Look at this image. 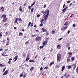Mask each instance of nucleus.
<instances>
[{
    "mask_svg": "<svg viewBox=\"0 0 78 78\" xmlns=\"http://www.w3.org/2000/svg\"><path fill=\"white\" fill-rule=\"evenodd\" d=\"M49 10L48 9L46 10L45 12L43 11L41 12V13L43 14V17L44 18V22L47 21V18L49 16Z\"/></svg>",
    "mask_w": 78,
    "mask_h": 78,
    "instance_id": "1",
    "label": "nucleus"
},
{
    "mask_svg": "<svg viewBox=\"0 0 78 78\" xmlns=\"http://www.w3.org/2000/svg\"><path fill=\"white\" fill-rule=\"evenodd\" d=\"M57 62H59V61H60V59H61V55L60 54H58L57 55Z\"/></svg>",
    "mask_w": 78,
    "mask_h": 78,
    "instance_id": "2",
    "label": "nucleus"
},
{
    "mask_svg": "<svg viewBox=\"0 0 78 78\" xmlns=\"http://www.w3.org/2000/svg\"><path fill=\"white\" fill-rule=\"evenodd\" d=\"M41 37L39 36H37L36 37L35 41L38 42V41H41Z\"/></svg>",
    "mask_w": 78,
    "mask_h": 78,
    "instance_id": "3",
    "label": "nucleus"
},
{
    "mask_svg": "<svg viewBox=\"0 0 78 78\" xmlns=\"http://www.w3.org/2000/svg\"><path fill=\"white\" fill-rule=\"evenodd\" d=\"M71 57V56L70 55H69L68 56V57L67 59V62H69V61H70V58Z\"/></svg>",
    "mask_w": 78,
    "mask_h": 78,
    "instance_id": "4",
    "label": "nucleus"
},
{
    "mask_svg": "<svg viewBox=\"0 0 78 78\" xmlns=\"http://www.w3.org/2000/svg\"><path fill=\"white\" fill-rule=\"evenodd\" d=\"M8 71L6 70L5 72H4L3 73V75H6L8 74Z\"/></svg>",
    "mask_w": 78,
    "mask_h": 78,
    "instance_id": "5",
    "label": "nucleus"
},
{
    "mask_svg": "<svg viewBox=\"0 0 78 78\" xmlns=\"http://www.w3.org/2000/svg\"><path fill=\"white\" fill-rule=\"evenodd\" d=\"M46 44H47V41H45L43 42V45L44 46H45Z\"/></svg>",
    "mask_w": 78,
    "mask_h": 78,
    "instance_id": "6",
    "label": "nucleus"
},
{
    "mask_svg": "<svg viewBox=\"0 0 78 78\" xmlns=\"http://www.w3.org/2000/svg\"><path fill=\"white\" fill-rule=\"evenodd\" d=\"M17 57H18V55H16L15 56V58H13V59H15L14 61H16L17 60Z\"/></svg>",
    "mask_w": 78,
    "mask_h": 78,
    "instance_id": "7",
    "label": "nucleus"
},
{
    "mask_svg": "<svg viewBox=\"0 0 78 78\" xmlns=\"http://www.w3.org/2000/svg\"><path fill=\"white\" fill-rule=\"evenodd\" d=\"M7 20H8V18H5L3 20V22H6V21H7Z\"/></svg>",
    "mask_w": 78,
    "mask_h": 78,
    "instance_id": "8",
    "label": "nucleus"
},
{
    "mask_svg": "<svg viewBox=\"0 0 78 78\" xmlns=\"http://www.w3.org/2000/svg\"><path fill=\"white\" fill-rule=\"evenodd\" d=\"M41 30H42L43 32H46V31H47V30L44 28H42Z\"/></svg>",
    "mask_w": 78,
    "mask_h": 78,
    "instance_id": "9",
    "label": "nucleus"
},
{
    "mask_svg": "<svg viewBox=\"0 0 78 78\" xmlns=\"http://www.w3.org/2000/svg\"><path fill=\"white\" fill-rule=\"evenodd\" d=\"M73 66H74L73 69L74 70H75V68H76V64H73Z\"/></svg>",
    "mask_w": 78,
    "mask_h": 78,
    "instance_id": "10",
    "label": "nucleus"
},
{
    "mask_svg": "<svg viewBox=\"0 0 78 78\" xmlns=\"http://www.w3.org/2000/svg\"><path fill=\"white\" fill-rule=\"evenodd\" d=\"M8 23H6L4 24V27H8Z\"/></svg>",
    "mask_w": 78,
    "mask_h": 78,
    "instance_id": "11",
    "label": "nucleus"
},
{
    "mask_svg": "<svg viewBox=\"0 0 78 78\" xmlns=\"http://www.w3.org/2000/svg\"><path fill=\"white\" fill-rule=\"evenodd\" d=\"M64 69H65V66H63L62 69V71H64Z\"/></svg>",
    "mask_w": 78,
    "mask_h": 78,
    "instance_id": "12",
    "label": "nucleus"
},
{
    "mask_svg": "<svg viewBox=\"0 0 78 78\" xmlns=\"http://www.w3.org/2000/svg\"><path fill=\"white\" fill-rule=\"evenodd\" d=\"M29 62H34V61L33 60H29Z\"/></svg>",
    "mask_w": 78,
    "mask_h": 78,
    "instance_id": "13",
    "label": "nucleus"
},
{
    "mask_svg": "<svg viewBox=\"0 0 78 78\" xmlns=\"http://www.w3.org/2000/svg\"><path fill=\"white\" fill-rule=\"evenodd\" d=\"M19 10L20 11H22V6H20L19 8Z\"/></svg>",
    "mask_w": 78,
    "mask_h": 78,
    "instance_id": "14",
    "label": "nucleus"
},
{
    "mask_svg": "<svg viewBox=\"0 0 78 78\" xmlns=\"http://www.w3.org/2000/svg\"><path fill=\"white\" fill-rule=\"evenodd\" d=\"M66 9L64 8L62 9V11H63V13H64L66 12Z\"/></svg>",
    "mask_w": 78,
    "mask_h": 78,
    "instance_id": "15",
    "label": "nucleus"
},
{
    "mask_svg": "<svg viewBox=\"0 0 78 78\" xmlns=\"http://www.w3.org/2000/svg\"><path fill=\"white\" fill-rule=\"evenodd\" d=\"M17 21H18V18H16L15 23H17Z\"/></svg>",
    "mask_w": 78,
    "mask_h": 78,
    "instance_id": "16",
    "label": "nucleus"
},
{
    "mask_svg": "<svg viewBox=\"0 0 78 78\" xmlns=\"http://www.w3.org/2000/svg\"><path fill=\"white\" fill-rule=\"evenodd\" d=\"M36 3V2H34L31 5V6H33L34 5V4H35Z\"/></svg>",
    "mask_w": 78,
    "mask_h": 78,
    "instance_id": "17",
    "label": "nucleus"
},
{
    "mask_svg": "<svg viewBox=\"0 0 78 78\" xmlns=\"http://www.w3.org/2000/svg\"><path fill=\"white\" fill-rule=\"evenodd\" d=\"M34 11V8H32L31 9V12H33V11Z\"/></svg>",
    "mask_w": 78,
    "mask_h": 78,
    "instance_id": "18",
    "label": "nucleus"
},
{
    "mask_svg": "<svg viewBox=\"0 0 78 78\" xmlns=\"http://www.w3.org/2000/svg\"><path fill=\"white\" fill-rule=\"evenodd\" d=\"M52 64L53 65L54 64V62H51V63H50V65H49V66H51V65H52Z\"/></svg>",
    "mask_w": 78,
    "mask_h": 78,
    "instance_id": "19",
    "label": "nucleus"
},
{
    "mask_svg": "<svg viewBox=\"0 0 78 78\" xmlns=\"http://www.w3.org/2000/svg\"><path fill=\"white\" fill-rule=\"evenodd\" d=\"M2 16L3 19H5V18H6V15H2Z\"/></svg>",
    "mask_w": 78,
    "mask_h": 78,
    "instance_id": "20",
    "label": "nucleus"
},
{
    "mask_svg": "<svg viewBox=\"0 0 78 78\" xmlns=\"http://www.w3.org/2000/svg\"><path fill=\"white\" fill-rule=\"evenodd\" d=\"M51 33L53 34H54V33H55V31L54 30H52L51 32Z\"/></svg>",
    "mask_w": 78,
    "mask_h": 78,
    "instance_id": "21",
    "label": "nucleus"
},
{
    "mask_svg": "<svg viewBox=\"0 0 78 78\" xmlns=\"http://www.w3.org/2000/svg\"><path fill=\"white\" fill-rule=\"evenodd\" d=\"M34 67H32L30 68V70L31 71L33 70H34Z\"/></svg>",
    "mask_w": 78,
    "mask_h": 78,
    "instance_id": "22",
    "label": "nucleus"
},
{
    "mask_svg": "<svg viewBox=\"0 0 78 78\" xmlns=\"http://www.w3.org/2000/svg\"><path fill=\"white\" fill-rule=\"evenodd\" d=\"M56 68H57V69H58L59 67V65H57L56 66H55Z\"/></svg>",
    "mask_w": 78,
    "mask_h": 78,
    "instance_id": "23",
    "label": "nucleus"
},
{
    "mask_svg": "<svg viewBox=\"0 0 78 78\" xmlns=\"http://www.w3.org/2000/svg\"><path fill=\"white\" fill-rule=\"evenodd\" d=\"M68 23H69V22H67L66 23L64 24V25H65L66 26H67V24H68Z\"/></svg>",
    "mask_w": 78,
    "mask_h": 78,
    "instance_id": "24",
    "label": "nucleus"
},
{
    "mask_svg": "<svg viewBox=\"0 0 78 78\" xmlns=\"http://www.w3.org/2000/svg\"><path fill=\"white\" fill-rule=\"evenodd\" d=\"M44 19H41V23H43V22H44Z\"/></svg>",
    "mask_w": 78,
    "mask_h": 78,
    "instance_id": "25",
    "label": "nucleus"
},
{
    "mask_svg": "<svg viewBox=\"0 0 78 78\" xmlns=\"http://www.w3.org/2000/svg\"><path fill=\"white\" fill-rule=\"evenodd\" d=\"M71 59H72V61H74V60L75 59V58L73 57H72L71 58Z\"/></svg>",
    "mask_w": 78,
    "mask_h": 78,
    "instance_id": "26",
    "label": "nucleus"
},
{
    "mask_svg": "<svg viewBox=\"0 0 78 78\" xmlns=\"http://www.w3.org/2000/svg\"><path fill=\"white\" fill-rule=\"evenodd\" d=\"M29 59H30V58L27 57V58H26V60L27 61H28V60H29Z\"/></svg>",
    "mask_w": 78,
    "mask_h": 78,
    "instance_id": "27",
    "label": "nucleus"
},
{
    "mask_svg": "<svg viewBox=\"0 0 78 78\" xmlns=\"http://www.w3.org/2000/svg\"><path fill=\"white\" fill-rule=\"evenodd\" d=\"M40 27H42L43 26V23H41L39 25Z\"/></svg>",
    "mask_w": 78,
    "mask_h": 78,
    "instance_id": "28",
    "label": "nucleus"
},
{
    "mask_svg": "<svg viewBox=\"0 0 78 78\" xmlns=\"http://www.w3.org/2000/svg\"><path fill=\"white\" fill-rule=\"evenodd\" d=\"M71 68H72V67H71V66H68V70L70 69H71Z\"/></svg>",
    "mask_w": 78,
    "mask_h": 78,
    "instance_id": "29",
    "label": "nucleus"
},
{
    "mask_svg": "<svg viewBox=\"0 0 78 78\" xmlns=\"http://www.w3.org/2000/svg\"><path fill=\"white\" fill-rule=\"evenodd\" d=\"M39 48H40V49H41V48H44V46H40Z\"/></svg>",
    "mask_w": 78,
    "mask_h": 78,
    "instance_id": "30",
    "label": "nucleus"
},
{
    "mask_svg": "<svg viewBox=\"0 0 78 78\" xmlns=\"http://www.w3.org/2000/svg\"><path fill=\"white\" fill-rule=\"evenodd\" d=\"M9 42H8V41H7L6 42V46H8V45H9Z\"/></svg>",
    "mask_w": 78,
    "mask_h": 78,
    "instance_id": "31",
    "label": "nucleus"
},
{
    "mask_svg": "<svg viewBox=\"0 0 78 78\" xmlns=\"http://www.w3.org/2000/svg\"><path fill=\"white\" fill-rule=\"evenodd\" d=\"M18 20H19V21H21L22 22V19H21V18H18Z\"/></svg>",
    "mask_w": 78,
    "mask_h": 78,
    "instance_id": "32",
    "label": "nucleus"
},
{
    "mask_svg": "<svg viewBox=\"0 0 78 78\" xmlns=\"http://www.w3.org/2000/svg\"><path fill=\"white\" fill-rule=\"evenodd\" d=\"M76 73H78V66L77 67V68L76 69Z\"/></svg>",
    "mask_w": 78,
    "mask_h": 78,
    "instance_id": "33",
    "label": "nucleus"
},
{
    "mask_svg": "<svg viewBox=\"0 0 78 78\" xmlns=\"http://www.w3.org/2000/svg\"><path fill=\"white\" fill-rule=\"evenodd\" d=\"M5 66V65H3L2 64H0V67H4Z\"/></svg>",
    "mask_w": 78,
    "mask_h": 78,
    "instance_id": "34",
    "label": "nucleus"
},
{
    "mask_svg": "<svg viewBox=\"0 0 78 78\" xmlns=\"http://www.w3.org/2000/svg\"><path fill=\"white\" fill-rule=\"evenodd\" d=\"M30 26V27H32L33 26V23H32Z\"/></svg>",
    "mask_w": 78,
    "mask_h": 78,
    "instance_id": "35",
    "label": "nucleus"
},
{
    "mask_svg": "<svg viewBox=\"0 0 78 78\" xmlns=\"http://www.w3.org/2000/svg\"><path fill=\"white\" fill-rule=\"evenodd\" d=\"M64 27H62L61 29V31H64Z\"/></svg>",
    "mask_w": 78,
    "mask_h": 78,
    "instance_id": "36",
    "label": "nucleus"
},
{
    "mask_svg": "<svg viewBox=\"0 0 78 78\" xmlns=\"http://www.w3.org/2000/svg\"><path fill=\"white\" fill-rule=\"evenodd\" d=\"M2 32H0V37H2Z\"/></svg>",
    "mask_w": 78,
    "mask_h": 78,
    "instance_id": "37",
    "label": "nucleus"
},
{
    "mask_svg": "<svg viewBox=\"0 0 78 78\" xmlns=\"http://www.w3.org/2000/svg\"><path fill=\"white\" fill-rule=\"evenodd\" d=\"M31 22H30L29 23H28V27H29L30 26V25H31Z\"/></svg>",
    "mask_w": 78,
    "mask_h": 78,
    "instance_id": "38",
    "label": "nucleus"
},
{
    "mask_svg": "<svg viewBox=\"0 0 78 78\" xmlns=\"http://www.w3.org/2000/svg\"><path fill=\"white\" fill-rule=\"evenodd\" d=\"M57 48H60V45H57Z\"/></svg>",
    "mask_w": 78,
    "mask_h": 78,
    "instance_id": "39",
    "label": "nucleus"
},
{
    "mask_svg": "<svg viewBox=\"0 0 78 78\" xmlns=\"http://www.w3.org/2000/svg\"><path fill=\"white\" fill-rule=\"evenodd\" d=\"M23 73H22V74H21L20 75V77H22L23 76Z\"/></svg>",
    "mask_w": 78,
    "mask_h": 78,
    "instance_id": "40",
    "label": "nucleus"
},
{
    "mask_svg": "<svg viewBox=\"0 0 78 78\" xmlns=\"http://www.w3.org/2000/svg\"><path fill=\"white\" fill-rule=\"evenodd\" d=\"M5 69H6V68H4L2 72H5Z\"/></svg>",
    "mask_w": 78,
    "mask_h": 78,
    "instance_id": "41",
    "label": "nucleus"
},
{
    "mask_svg": "<svg viewBox=\"0 0 78 78\" xmlns=\"http://www.w3.org/2000/svg\"><path fill=\"white\" fill-rule=\"evenodd\" d=\"M48 67H46L44 68V69L47 70L48 69Z\"/></svg>",
    "mask_w": 78,
    "mask_h": 78,
    "instance_id": "42",
    "label": "nucleus"
},
{
    "mask_svg": "<svg viewBox=\"0 0 78 78\" xmlns=\"http://www.w3.org/2000/svg\"><path fill=\"white\" fill-rule=\"evenodd\" d=\"M69 76H70V75H67L66 76V78H68L69 77Z\"/></svg>",
    "mask_w": 78,
    "mask_h": 78,
    "instance_id": "43",
    "label": "nucleus"
},
{
    "mask_svg": "<svg viewBox=\"0 0 78 78\" xmlns=\"http://www.w3.org/2000/svg\"><path fill=\"white\" fill-rule=\"evenodd\" d=\"M28 8L29 9H31V6H29V7H28Z\"/></svg>",
    "mask_w": 78,
    "mask_h": 78,
    "instance_id": "44",
    "label": "nucleus"
},
{
    "mask_svg": "<svg viewBox=\"0 0 78 78\" xmlns=\"http://www.w3.org/2000/svg\"><path fill=\"white\" fill-rule=\"evenodd\" d=\"M26 76H27L25 74H24L23 75V78H25V77H26Z\"/></svg>",
    "mask_w": 78,
    "mask_h": 78,
    "instance_id": "45",
    "label": "nucleus"
},
{
    "mask_svg": "<svg viewBox=\"0 0 78 78\" xmlns=\"http://www.w3.org/2000/svg\"><path fill=\"white\" fill-rule=\"evenodd\" d=\"M21 35H22V33L20 32L19 34V36H21Z\"/></svg>",
    "mask_w": 78,
    "mask_h": 78,
    "instance_id": "46",
    "label": "nucleus"
},
{
    "mask_svg": "<svg viewBox=\"0 0 78 78\" xmlns=\"http://www.w3.org/2000/svg\"><path fill=\"white\" fill-rule=\"evenodd\" d=\"M29 56H30V54H27V58H28V57H29Z\"/></svg>",
    "mask_w": 78,
    "mask_h": 78,
    "instance_id": "47",
    "label": "nucleus"
},
{
    "mask_svg": "<svg viewBox=\"0 0 78 78\" xmlns=\"http://www.w3.org/2000/svg\"><path fill=\"white\" fill-rule=\"evenodd\" d=\"M69 55H72V52H69Z\"/></svg>",
    "mask_w": 78,
    "mask_h": 78,
    "instance_id": "48",
    "label": "nucleus"
},
{
    "mask_svg": "<svg viewBox=\"0 0 78 78\" xmlns=\"http://www.w3.org/2000/svg\"><path fill=\"white\" fill-rule=\"evenodd\" d=\"M46 8V5H44V8Z\"/></svg>",
    "mask_w": 78,
    "mask_h": 78,
    "instance_id": "49",
    "label": "nucleus"
},
{
    "mask_svg": "<svg viewBox=\"0 0 78 78\" xmlns=\"http://www.w3.org/2000/svg\"><path fill=\"white\" fill-rule=\"evenodd\" d=\"M42 69H43V68L42 67H41L40 68V70H42Z\"/></svg>",
    "mask_w": 78,
    "mask_h": 78,
    "instance_id": "50",
    "label": "nucleus"
},
{
    "mask_svg": "<svg viewBox=\"0 0 78 78\" xmlns=\"http://www.w3.org/2000/svg\"><path fill=\"white\" fill-rule=\"evenodd\" d=\"M35 36H36V34H34V35H32L31 36V37H34Z\"/></svg>",
    "mask_w": 78,
    "mask_h": 78,
    "instance_id": "51",
    "label": "nucleus"
},
{
    "mask_svg": "<svg viewBox=\"0 0 78 78\" xmlns=\"http://www.w3.org/2000/svg\"><path fill=\"white\" fill-rule=\"evenodd\" d=\"M7 40L8 41V42H9V38H7Z\"/></svg>",
    "mask_w": 78,
    "mask_h": 78,
    "instance_id": "52",
    "label": "nucleus"
},
{
    "mask_svg": "<svg viewBox=\"0 0 78 78\" xmlns=\"http://www.w3.org/2000/svg\"><path fill=\"white\" fill-rule=\"evenodd\" d=\"M37 17H40V15L39 14H38L37 15Z\"/></svg>",
    "mask_w": 78,
    "mask_h": 78,
    "instance_id": "53",
    "label": "nucleus"
},
{
    "mask_svg": "<svg viewBox=\"0 0 78 78\" xmlns=\"http://www.w3.org/2000/svg\"><path fill=\"white\" fill-rule=\"evenodd\" d=\"M23 57H25V54H23Z\"/></svg>",
    "mask_w": 78,
    "mask_h": 78,
    "instance_id": "54",
    "label": "nucleus"
},
{
    "mask_svg": "<svg viewBox=\"0 0 78 78\" xmlns=\"http://www.w3.org/2000/svg\"><path fill=\"white\" fill-rule=\"evenodd\" d=\"M64 30H66V29H67V27H64Z\"/></svg>",
    "mask_w": 78,
    "mask_h": 78,
    "instance_id": "55",
    "label": "nucleus"
},
{
    "mask_svg": "<svg viewBox=\"0 0 78 78\" xmlns=\"http://www.w3.org/2000/svg\"><path fill=\"white\" fill-rule=\"evenodd\" d=\"M62 38H60V39H58V41H61V40Z\"/></svg>",
    "mask_w": 78,
    "mask_h": 78,
    "instance_id": "56",
    "label": "nucleus"
},
{
    "mask_svg": "<svg viewBox=\"0 0 78 78\" xmlns=\"http://www.w3.org/2000/svg\"><path fill=\"white\" fill-rule=\"evenodd\" d=\"M73 27H75V24H73Z\"/></svg>",
    "mask_w": 78,
    "mask_h": 78,
    "instance_id": "57",
    "label": "nucleus"
},
{
    "mask_svg": "<svg viewBox=\"0 0 78 78\" xmlns=\"http://www.w3.org/2000/svg\"><path fill=\"white\" fill-rule=\"evenodd\" d=\"M67 75V73H66L64 74V76H66Z\"/></svg>",
    "mask_w": 78,
    "mask_h": 78,
    "instance_id": "58",
    "label": "nucleus"
},
{
    "mask_svg": "<svg viewBox=\"0 0 78 78\" xmlns=\"http://www.w3.org/2000/svg\"><path fill=\"white\" fill-rule=\"evenodd\" d=\"M70 1H68L67 2V3H70Z\"/></svg>",
    "mask_w": 78,
    "mask_h": 78,
    "instance_id": "59",
    "label": "nucleus"
},
{
    "mask_svg": "<svg viewBox=\"0 0 78 78\" xmlns=\"http://www.w3.org/2000/svg\"><path fill=\"white\" fill-rule=\"evenodd\" d=\"M65 4H64L63 6V8H64V7H65Z\"/></svg>",
    "mask_w": 78,
    "mask_h": 78,
    "instance_id": "60",
    "label": "nucleus"
},
{
    "mask_svg": "<svg viewBox=\"0 0 78 78\" xmlns=\"http://www.w3.org/2000/svg\"><path fill=\"white\" fill-rule=\"evenodd\" d=\"M53 51V48H51V49L50 50V51L51 52V51Z\"/></svg>",
    "mask_w": 78,
    "mask_h": 78,
    "instance_id": "61",
    "label": "nucleus"
},
{
    "mask_svg": "<svg viewBox=\"0 0 78 78\" xmlns=\"http://www.w3.org/2000/svg\"><path fill=\"white\" fill-rule=\"evenodd\" d=\"M8 62V64H11V62L10 61Z\"/></svg>",
    "mask_w": 78,
    "mask_h": 78,
    "instance_id": "62",
    "label": "nucleus"
},
{
    "mask_svg": "<svg viewBox=\"0 0 78 78\" xmlns=\"http://www.w3.org/2000/svg\"><path fill=\"white\" fill-rule=\"evenodd\" d=\"M70 30H68V34H69V33H70Z\"/></svg>",
    "mask_w": 78,
    "mask_h": 78,
    "instance_id": "63",
    "label": "nucleus"
},
{
    "mask_svg": "<svg viewBox=\"0 0 78 78\" xmlns=\"http://www.w3.org/2000/svg\"><path fill=\"white\" fill-rule=\"evenodd\" d=\"M68 50H70V47H68Z\"/></svg>",
    "mask_w": 78,
    "mask_h": 78,
    "instance_id": "64",
    "label": "nucleus"
}]
</instances>
